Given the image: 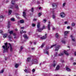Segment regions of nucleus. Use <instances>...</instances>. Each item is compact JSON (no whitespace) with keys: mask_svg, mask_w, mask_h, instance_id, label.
<instances>
[{"mask_svg":"<svg viewBox=\"0 0 76 76\" xmlns=\"http://www.w3.org/2000/svg\"><path fill=\"white\" fill-rule=\"evenodd\" d=\"M41 15H42V13H39L38 14V16L39 17V16H41Z\"/></svg>","mask_w":76,"mask_h":76,"instance_id":"obj_38","label":"nucleus"},{"mask_svg":"<svg viewBox=\"0 0 76 76\" xmlns=\"http://www.w3.org/2000/svg\"><path fill=\"white\" fill-rule=\"evenodd\" d=\"M6 37H7V34H5L3 35L4 38H6Z\"/></svg>","mask_w":76,"mask_h":76,"instance_id":"obj_33","label":"nucleus"},{"mask_svg":"<svg viewBox=\"0 0 76 76\" xmlns=\"http://www.w3.org/2000/svg\"><path fill=\"white\" fill-rule=\"evenodd\" d=\"M69 31H66L64 32V34H65L64 38H66L67 37V34L69 33Z\"/></svg>","mask_w":76,"mask_h":76,"instance_id":"obj_8","label":"nucleus"},{"mask_svg":"<svg viewBox=\"0 0 76 76\" xmlns=\"http://www.w3.org/2000/svg\"><path fill=\"white\" fill-rule=\"evenodd\" d=\"M56 37L57 38L58 37V33H56Z\"/></svg>","mask_w":76,"mask_h":76,"instance_id":"obj_37","label":"nucleus"},{"mask_svg":"<svg viewBox=\"0 0 76 76\" xmlns=\"http://www.w3.org/2000/svg\"><path fill=\"white\" fill-rule=\"evenodd\" d=\"M48 49H50V48H48V49H45L44 50V53L45 54H47L48 55L49 54V53L48 51H47V50H48Z\"/></svg>","mask_w":76,"mask_h":76,"instance_id":"obj_6","label":"nucleus"},{"mask_svg":"<svg viewBox=\"0 0 76 76\" xmlns=\"http://www.w3.org/2000/svg\"><path fill=\"white\" fill-rule=\"evenodd\" d=\"M31 11L32 12H34V8H31Z\"/></svg>","mask_w":76,"mask_h":76,"instance_id":"obj_48","label":"nucleus"},{"mask_svg":"<svg viewBox=\"0 0 76 76\" xmlns=\"http://www.w3.org/2000/svg\"><path fill=\"white\" fill-rule=\"evenodd\" d=\"M8 28H10V21H8Z\"/></svg>","mask_w":76,"mask_h":76,"instance_id":"obj_25","label":"nucleus"},{"mask_svg":"<svg viewBox=\"0 0 76 76\" xmlns=\"http://www.w3.org/2000/svg\"><path fill=\"white\" fill-rule=\"evenodd\" d=\"M66 2H65L63 4L62 6L63 7H64L65 6H66Z\"/></svg>","mask_w":76,"mask_h":76,"instance_id":"obj_35","label":"nucleus"},{"mask_svg":"<svg viewBox=\"0 0 76 76\" xmlns=\"http://www.w3.org/2000/svg\"><path fill=\"white\" fill-rule=\"evenodd\" d=\"M21 29H24V27H21Z\"/></svg>","mask_w":76,"mask_h":76,"instance_id":"obj_57","label":"nucleus"},{"mask_svg":"<svg viewBox=\"0 0 76 76\" xmlns=\"http://www.w3.org/2000/svg\"><path fill=\"white\" fill-rule=\"evenodd\" d=\"M65 15V14L64 12H61L60 14V16L61 18H64Z\"/></svg>","mask_w":76,"mask_h":76,"instance_id":"obj_7","label":"nucleus"},{"mask_svg":"<svg viewBox=\"0 0 76 76\" xmlns=\"http://www.w3.org/2000/svg\"><path fill=\"white\" fill-rule=\"evenodd\" d=\"M10 34H13V31H10L9 32Z\"/></svg>","mask_w":76,"mask_h":76,"instance_id":"obj_44","label":"nucleus"},{"mask_svg":"<svg viewBox=\"0 0 76 76\" xmlns=\"http://www.w3.org/2000/svg\"><path fill=\"white\" fill-rule=\"evenodd\" d=\"M10 7L11 9H14V7L13 5H10Z\"/></svg>","mask_w":76,"mask_h":76,"instance_id":"obj_32","label":"nucleus"},{"mask_svg":"<svg viewBox=\"0 0 76 76\" xmlns=\"http://www.w3.org/2000/svg\"><path fill=\"white\" fill-rule=\"evenodd\" d=\"M62 43H64V44H65L66 43V42L65 40H63L62 41Z\"/></svg>","mask_w":76,"mask_h":76,"instance_id":"obj_42","label":"nucleus"},{"mask_svg":"<svg viewBox=\"0 0 76 76\" xmlns=\"http://www.w3.org/2000/svg\"><path fill=\"white\" fill-rule=\"evenodd\" d=\"M24 71L26 73H29V71H28V70H27V69H25V70H24Z\"/></svg>","mask_w":76,"mask_h":76,"instance_id":"obj_34","label":"nucleus"},{"mask_svg":"<svg viewBox=\"0 0 76 76\" xmlns=\"http://www.w3.org/2000/svg\"><path fill=\"white\" fill-rule=\"evenodd\" d=\"M56 64H57V63L55 62V61H54L53 63V64H52V66H53V67H55L56 66Z\"/></svg>","mask_w":76,"mask_h":76,"instance_id":"obj_11","label":"nucleus"},{"mask_svg":"<svg viewBox=\"0 0 76 76\" xmlns=\"http://www.w3.org/2000/svg\"><path fill=\"white\" fill-rule=\"evenodd\" d=\"M70 37L72 38V41H75V39L74 38H73V36L71 35L70 36Z\"/></svg>","mask_w":76,"mask_h":76,"instance_id":"obj_16","label":"nucleus"},{"mask_svg":"<svg viewBox=\"0 0 76 76\" xmlns=\"http://www.w3.org/2000/svg\"><path fill=\"white\" fill-rule=\"evenodd\" d=\"M27 61L28 62H30L31 61V58L28 57L27 58Z\"/></svg>","mask_w":76,"mask_h":76,"instance_id":"obj_21","label":"nucleus"},{"mask_svg":"<svg viewBox=\"0 0 76 76\" xmlns=\"http://www.w3.org/2000/svg\"><path fill=\"white\" fill-rule=\"evenodd\" d=\"M9 45L10 47V51H13V48L12 47V45H11V44H10V43H9Z\"/></svg>","mask_w":76,"mask_h":76,"instance_id":"obj_12","label":"nucleus"},{"mask_svg":"<svg viewBox=\"0 0 76 76\" xmlns=\"http://www.w3.org/2000/svg\"><path fill=\"white\" fill-rule=\"evenodd\" d=\"M40 3V2H39V1H38L37 2V4H39Z\"/></svg>","mask_w":76,"mask_h":76,"instance_id":"obj_58","label":"nucleus"},{"mask_svg":"<svg viewBox=\"0 0 76 76\" xmlns=\"http://www.w3.org/2000/svg\"><path fill=\"white\" fill-rule=\"evenodd\" d=\"M68 23V22L67 21H66L64 22V24H66Z\"/></svg>","mask_w":76,"mask_h":76,"instance_id":"obj_50","label":"nucleus"},{"mask_svg":"<svg viewBox=\"0 0 76 76\" xmlns=\"http://www.w3.org/2000/svg\"><path fill=\"white\" fill-rule=\"evenodd\" d=\"M0 33L2 35L3 34V31H2V30H0Z\"/></svg>","mask_w":76,"mask_h":76,"instance_id":"obj_39","label":"nucleus"},{"mask_svg":"<svg viewBox=\"0 0 76 76\" xmlns=\"http://www.w3.org/2000/svg\"><path fill=\"white\" fill-rule=\"evenodd\" d=\"M45 26H43V28H41V29H42V30H43L44 29H45Z\"/></svg>","mask_w":76,"mask_h":76,"instance_id":"obj_49","label":"nucleus"},{"mask_svg":"<svg viewBox=\"0 0 76 76\" xmlns=\"http://www.w3.org/2000/svg\"><path fill=\"white\" fill-rule=\"evenodd\" d=\"M5 46L3 45L2 46V48L4 49L3 53H7L9 50V45L7 43V42L4 43Z\"/></svg>","mask_w":76,"mask_h":76,"instance_id":"obj_1","label":"nucleus"},{"mask_svg":"<svg viewBox=\"0 0 76 76\" xmlns=\"http://www.w3.org/2000/svg\"><path fill=\"white\" fill-rule=\"evenodd\" d=\"M58 54V53L56 52L55 53V57H57V54Z\"/></svg>","mask_w":76,"mask_h":76,"instance_id":"obj_46","label":"nucleus"},{"mask_svg":"<svg viewBox=\"0 0 76 76\" xmlns=\"http://www.w3.org/2000/svg\"><path fill=\"white\" fill-rule=\"evenodd\" d=\"M53 14V15H52V18L53 19H55L56 18V16L55 15V12H54V13H53V12H51Z\"/></svg>","mask_w":76,"mask_h":76,"instance_id":"obj_13","label":"nucleus"},{"mask_svg":"<svg viewBox=\"0 0 76 76\" xmlns=\"http://www.w3.org/2000/svg\"><path fill=\"white\" fill-rule=\"evenodd\" d=\"M3 18H4V17L2 15L0 16V22H2L3 20Z\"/></svg>","mask_w":76,"mask_h":76,"instance_id":"obj_15","label":"nucleus"},{"mask_svg":"<svg viewBox=\"0 0 76 76\" xmlns=\"http://www.w3.org/2000/svg\"><path fill=\"white\" fill-rule=\"evenodd\" d=\"M64 53L66 55V56H69V53H68L67 52V51L64 50Z\"/></svg>","mask_w":76,"mask_h":76,"instance_id":"obj_22","label":"nucleus"},{"mask_svg":"<svg viewBox=\"0 0 76 76\" xmlns=\"http://www.w3.org/2000/svg\"><path fill=\"white\" fill-rule=\"evenodd\" d=\"M23 49V47H21V48L20 50V51H22Z\"/></svg>","mask_w":76,"mask_h":76,"instance_id":"obj_43","label":"nucleus"},{"mask_svg":"<svg viewBox=\"0 0 76 76\" xmlns=\"http://www.w3.org/2000/svg\"><path fill=\"white\" fill-rule=\"evenodd\" d=\"M32 26H35V24H32Z\"/></svg>","mask_w":76,"mask_h":76,"instance_id":"obj_51","label":"nucleus"},{"mask_svg":"<svg viewBox=\"0 0 76 76\" xmlns=\"http://www.w3.org/2000/svg\"><path fill=\"white\" fill-rule=\"evenodd\" d=\"M70 26H68L67 27V29H70Z\"/></svg>","mask_w":76,"mask_h":76,"instance_id":"obj_56","label":"nucleus"},{"mask_svg":"<svg viewBox=\"0 0 76 76\" xmlns=\"http://www.w3.org/2000/svg\"><path fill=\"white\" fill-rule=\"evenodd\" d=\"M12 37H11V36L10 35L8 36V38H9V39H11L12 38Z\"/></svg>","mask_w":76,"mask_h":76,"instance_id":"obj_45","label":"nucleus"},{"mask_svg":"<svg viewBox=\"0 0 76 76\" xmlns=\"http://www.w3.org/2000/svg\"><path fill=\"white\" fill-rule=\"evenodd\" d=\"M66 69L67 71H68V72H70L71 71V69L67 67H66Z\"/></svg>","mask_w":76,"mask_h":76,"instance_id":"obj_18","label":"nucleus"},{"mask_svg":"<svg viewBox=\"0 0 76 76\" xmlns=\"http://www.w3.org/2000/svg\"><path fill=\"white\" fill-rule=\"evenodd\" d=\"M26 33V31H23V30H21L20 31V33L21 34H22V33Z\"/></svg>","mask_w":76,"mask_h":76,"instance_id":"obj_23","label":"nucleus"},{"mask_svg":"<svg viewBox=\"0 0 76 76\" xmlns=\"http://www.w3.org/2000/svg\"><path fill=\"white\" fill-rule=\"evenodd\" d=\"M20 22L21 23H24V20H21L20 21Z\"/></svg>","mask_w":76,"mask_h":76,"instance_id":"obj_30","label":"nucleus"},{"mask_svg":"<svg viewBox=\"0 0 76 76\" xmlns=\"http://www.w3.org/2000/svg\"><path fill=\"white\" fill-rule=\"evenodd\" d=\"M11 21H15V18H12L11 19Z\"/></svg>","mask_w":76,"mask_h":76,"instance_id":"obj_36","label":"nucleus"},{"mask_svg":"<svg viewBox=\"0 0 76 76\" xmlns=\"http://www.w3.org/2000/svg\"><path fill=\"white\" fill-rule=\"evenodd\" d=\"M47 27L48 30H50V21L49 22V23Z\"/></svg>","mask_w":76,"mask_h":76,"instance_id":"obj_10","label":"nucleus"},{"mask_svg":"<svg viewBox=\"0 0 76 76\" xmlns=\"http://www.w3.org/2000/svg\"><path fill=\"white\" fill-rule=\"evenodd\" d=\"M23 16L25 18H26V13L25 12H23Z\"/></svg>","mask_w":76,"mask_h":76,"instance_id":"obj_24","label":"nucleus"},{"mask_svg":"<svg viewBox=\"0 0 76 76\" xmlns=\"http://www.w3.org/2000/svg\"><path fill=\"white\" fill-rule=\"evenodd\" d=\"M71 25L72 26H74L75 25V24L74 23H72L71 24Z\"/></svg>","mask_w":76,"mask_h":76,"instance_id":"obj_40","label":"nucleus"},{"mask_svg":"<svg viewBox=\"0 0 76 76\" xmlns=\"http://www.w3.org/2000/svg\"><path fill=\"white\" fill-rule=\"evenodd\" d=\"M4 69H2L1 71H0V73H3L4 72Z\"/></svg>","mask_w":76,"mask_h":76,"instance_id":"obj_29","label":"nucleus"},{"mask_svg":"<svg viewBox=\"0 0 76 76\" xmlns=\"http://www.w3.org/2000/svg\"><path fill=\"white\" fill-rule=\"evenodd\" d=\"M35 71V69H33L32 70V72H33V73H34Z\"/></svg>","mask_w":76,"mask_h":76,"instance_id":"obj_41","label":"nucleus"},{"mask_svg":"<svg viewBox=\"0 0 76 76\" xmlns=\"http://www.w3.org/2000/svg\"><path fill=\"white\" fill-rule=\"evenodd\" d=\"M43 22L44 23H45L46 22V20L44 19L43 20Z\"/></svg>","mask_w":76,"mask_h":76,"instance_id":"obj_47","label":"nucleus"},{"mask_svg":"<svg viewBox=\"0 0 76 76\" xmlns=\"http://www.w3.org/2000/svg\"><path fill=\"white\" fill-rule=\"evenodd\" d=\"M60 69V66L59 65H58L56 67V70H59Z\"/></svg>","mask_w":76,"mask_h":76,"instance_id":"obj_20","label":"nucleus"},{"mask_svg":"<svg viewBox=\"0 0 76 76\" xmlns=\"http://www.w3.org/2000/svg\"><path fill=\"white\" fill-rule=\"evenodd\" d=\"M14 36H16V34L15 33H13V34Z\"/></svg>","mask_w":76,"mask_h":76,"instance_id":"obj_54","label":"nucleus"},{"mask_svg":"<svg viewBox=\"0 0 76 76\" xmlns=\"http://www.w3.org/2000/svg\"><path fill=\"white\" fill-rule=\"evenodd\" d=\"M53 47H55V51H58V50H59V48H60V46H57L56 45V44L51 45L50 48H52Z\"/></svg>","mask_w":76,"mask_h":76,"instance_id":"obj_4","label":"nucleus"},{"mask_svg":"<svg viewBox=\"0 0 76 76\" xmlns=\"http://www.w3.org/2000/svg\"><path fill=\"white\" fill-rule=\"evenodd\" d=\"M33 20H35V21L37 20V19H33Z\"/></svg>","mask_w":76,"mask_h":76,"instance_id":"obj_63","label":"nucleus"},{"mask_svg":"<svg viewBox=\"0 0 76 76\" xmlns=\"http://www.w3.org/2000/svg\"><path fill=\"white\" fill-rule=\"evenodd\" d=\"M28 72H29L28 73H30L31 72V70L29 69V70H27Z\"/></svg>","mask_w":76,"mask_h":76,"instance_id":"obj_53","label":"nucleus"},{"mask_svg":"<svg viewBox=\"0 0 76 76\" xmlns=\"http://www.w3.org/2000/svg\"><path fill=\"white\" fill-rule=\"evenodd\" d=\"M24 37L25 39H28V37L27 36V35H26V34L24 35Z\"/></svg>","mask_w":76,"mask_h":76,"instance_id":"obj_17","label":"nucleus"},{"mask_svg":"<svg viewBox=\"0 0 76 76\" xmlns=\"http://www.w3.org/2000/svg\"><path fill=\"white\" fill-rule=\"evenodd\" d=\"M16 1H18V0H15ZM15 0H12L11 1V4L12 5H14L15 4Z\"/></svg>","mask_w":76,"mask_h":76,"instance_id":"obj_14","label":"nucleus"},{"mask_svg":"<svg viewBox=\"0 0 76 76\" xmlns=\"http://www.w3.org/2000/svg\"><path fill=\"white\" fill-rule=\"evenodd\" d=\"M47 38V34H45V36H43L42 37H40L41 39H46Z\"/></svg>","mask_w":76,"mask_h":76,"instance_id":"obj_9","label":"nucleus"},{"mask_svg":"<svg viewBox=\"0 0 76 76\" xmlns=\"http://www.w3.org/2000/svg\"><path fill=\"white\" fill-rule=\"evenodd\" d=\"M53 30H54L55 29V28H54V27H53Z\"/></svg>","mask_w":76,"mask_h":76,"instance_id":"obj_64","label":"nucleus"},{"mask_svg":"<svg viewBox=\"0 0 76 76\" xmlns=\"http://www.w3.org/2000/svg\"><path fill=\"white\" fill-rule=\"evenodd\" d=\"M52 6L53 8V9H51L50 11L52 13H54V12H55V10L54 9H57V5L55 3H53L52 4Z\"/></svg>","mask_w":76,"mask_h":76,"instance_id":"obj_2","label":"nucleus"},{"mask_svg":"<svg viewBox=\"0 0 76 76\" xmlns=\"http://www.w3.org/2000/svg\"><path fill=\"white\" fill-rule=\"evenodd\" d=\"M38 60H37L36 59L33 58L31 59L30 63H31V64H37V63H38Z\"/></svg>","mask_w":76,"mask_h":76,"instance_id":"obj_3","label":"nucleus"},{"mask_svg":"<svg viewBox=\"0 0 76 76\" xmlns=\"http://www.w3.org/2000/svg\"><path fill=\"white\" fill-rule=\"evenodd\" d=\"M73 65H76V63L74 62V63H73Z\"/></svg>","mask_w":76,"mask_h":76,"instance_id":"obj_55","label":"nucleus"},{"mask_svg":"<svg viewBox=\"0 0 76 76\" xmlns=\"http://www.w3.org/2000/svg\"><path fill=\"white\" fill-rule=\"evenodd\" d=\"M34 45H36V44H37V42H34Z\"/></svg>","mask_w":76,"mask_h":76,"instance_id":"obj_62","label":"nucleus"},{"mask_svg":"<svg viewBox=\"0 0 76 76\" xmlns=\"http://www.w3.org/2000/svg\"><path fill=\"white\" fill-rule=\"evenodd\" d=\"M9 1L8 0H6V3H8Z\"/></svg>","mask_w":76,"mask_h":76,"instance_id":"obj_59","label":"nucleus"},{"mask_svg":"<svg viewBox=\"0 0 76 76\" xmlns=\"http://www.w3.org/2000/svg\"><path fill=\"white\" fill-rule=\"evenodd\" d=\"M63 53H61L60 54H59L58 56H63Z\"/></svg>","mask_w":76,"mask_h":76,"instance_id":"obj_31","label":"nucleus"},{"mask_svg":"<svg viewBox=\"0 0 76 76\" xmlns=\"http://www.w3.org/2000/svg\"><path fill=\"white\" fill-rule=\"evenodd\" d=\"M12 11L11 10H9L8 15H11V13H12Z\"/></svg>","mask_w":76,"mask_h":76,"instance_id":"obj_19","label":"nucleus"},{"mask_svg":"<svg viewBox=\"0 0 76 76\" xmlns=\"http://www.w3.org/2000/svg\"><path fill=\"white\" fill-rule=\"evenodd\" d=\"M15 8L16 9H19V7H18V5H16L15 6Z\"/></svg>","mask_w":76,"mask_h":76,"instance_id":"obj_26","label":"nucleus"},{"mask_svg":"<svg viewBox=\"0 0 76 76\" xmlns=\"http://www.w3.org/2000/svg\"><path fill=\"white\" fill-rule=\"evenodd\" d=\"M15 30L16 31H18V30L17 29V28H16L15 29Z\"/></svg>","mask_w":76,"mask_h":76,"instance_id":"obj_60","label":"nucleus"},{"mask_svg":"<svg viewBox=\"0 0 76 76\" xmlns=\"http://www.w3.org/2000/svg\"><path fill=\"white\" fill-rule=\"evenodd\" d=\"M39 27H40V24L39 23H38L37 25V31H38V32H42V30L43 29L42 28H39Z\"/></svg>","mask_w":76,"mask_h":76,"instance_id":"obj_5","label":"nucleus"},{"mask_svg":"<svg viewBox=\"0 0 76 76\" xmlns=\"http://www.w3.org/2000/svg\"><path fill=\"white\" fill-rule=\"evenodd\" d=\"M41 8H41V7H39V10H40L41 9Z\"/></svg>","mask_w":76,"mask_h":76,"instance_id":"obj_61","label":"nucleus"},{"mask_svg":"<svg viewBox=\"0 0 76 76\" xmlns=\"http://www.w3.org/2000/svg\"><path fill=\"white\" fill-rule=\"evenodd\" d=\"M31 49L32 50H35V48H32Z\"/></svg>","mask_w":76,"mask_h":76,"instance_id":"obj_52","label":"nucleus"},{"mask_svg":"<svg viewBox=\"0 0 76 76\" xmlns=\"http://www.w3.org/2000/svg\"><path fill=\"white\" fill-rule=\"evenodd\" d=\"M45 45V43H43L42 45L41 46V48H42Z\"/></svg>","mask_w":76,"mask_h":76,"instance_id":"obj_28","label":"nucleus"},{"mask_svg":"<svg viewBox=\"0 0 76 76\" xmlns=\"http://www.w3.org/2000/svg\"><path fill=\"white\" fill-rule=\"evenodd\" d=\"M18 66H19V64H15V67L16 68H18Z\"/></svg>","mask_w":76,"mask_h":76,"instance_id":"obj_27","label":"nucleus"}]
</instances>
